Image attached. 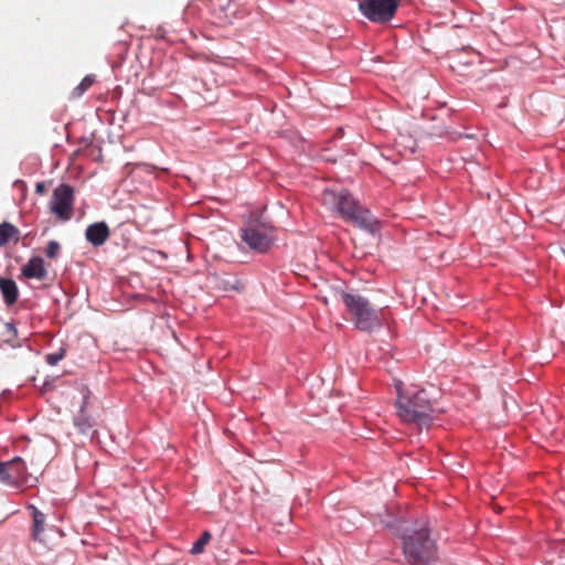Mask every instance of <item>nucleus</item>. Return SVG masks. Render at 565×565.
<instances>
[{"instance_id":"nucleus-1","label":"nucleus","mask_w":565,"mask_h":565,"mask_svg":"<svg viewBox=\"0 0 565 565\" xmlns=\"http://www.w3.org/2000/svg\"><path fill=\"white\" fill-rule=\"evenodd\" d=\"M321 201L324 206L339 213L347 222L363 230H374L376 222L371 212L360 205L349 192H335L327 189L321 194Z\"/></svg>"},{"instance_id":"nucleus-2","label":"nucleus","mask_w":565,"mask_h":565,"mask_svg":"<svg viewBox=\"0 0 565 565\" xmlns=\"http://www.w3.org/2000/svg\"><path fill=\"white\" fill-rule=\"evenodd\" d=\"M396 407L404 423L428 428L433 422L434 406L425 390L411 388L402 392L398 388Z\"/></svg>"},{"instance_id":"nucleus-3","label":"nucleus","mask_w":565,"mask_h":565,"mask_svg":"<svg viewBox=\"0 0 565 565\" xmlns=\"http://www.w3.org/2000/svg\"><path fill=\"white\" fill-rule=\"evenodd\" d=\"M333 298L341 300L345 305L351 317V322L360 331L371 332L381 328L382 320L380 312L371 307L366 298L359 294L347 292L344 290H335Z\"/></svg>"},{"instance_id":"nucleus-4","label":"nucleus","mask_w":565,"mask_h":565,"mask_svg":"<svg viewBox=\"0 0 565 565\" xmlns=\"http://www.w3.org/2000/svg\"><path fill=\"white\" fill-rule=\"evenodd\" d=\"M404 554L413 565H435L437 550L435 542L429 539V531L420 526L404 537Z\"/></svg>"},{"instance_id":"nucleus-5","label":"nucleus","mask_w":565,"mask_h":565,"mask_svg":"<svg viewBox=\"0 0 565 565\" xmlns=\"http://www.w3.org/2000/svg\"><path fill=\"white\" fill-rule=\"evenodd\" d=\"M398 0H361L359 9L371 22L386 23L393 19Z\"/></svg>"},{"instance_id":"nucleus-6","label":"nucleus","mask_w":565,"mask_h":565,"mask_svg":"<svg viewBox=\"0 0 565 565\" xmlns=\"http://www.w3.org/2000/svg\"><path fill=\"white\" fill-rule=\"evenodd\" d=\"M51 211L60 221H70L74 211V191L68 184H60L51 200Z\"/></svg>"},{"instance_id":"nucleus-7","label":"nucleus","mask_w":565,"mask_h":565,"mask_svg":"<svg viewBox=\"0 0 565 565\" xmlns=\"http://www.w3.org/2000/svg\"><path fill=\"white\" fill-rule=\"evenodd\" d=\"M271 230L264 224H250L242 230V239L250 249L266 253L273 245Z\"/></svg>"},{"instance_id":"nucleus-8","label":"nucleus","mask_w":565,"mask_h":565,"mask_svg":"<svg viewBox=\"0 0 565 565\" xmlns=\"http://www.w3.org/2000/svg\"><path fill=\"white\" fill-rule=\"evenodd\" d=\"M26 466L20 457L0 462V482L19 488L26 482Z\"/></svg>"},{"instance_id":"nucleus-9","label":"nucleus","mask_w":565,"mask_h":565,"mask_svg":"<svg viewBox=\"0 0 565 565\" xmlns=\"http://www.w3.org/2000/svg\"><path fill=\"white\" fill-rule=\"evenodd\" d=\"M109 236L110 230L105 222L93 223L85 231V238L95 247L104 245Z\"/></svg>"},{"instance_id":"nucleus-10","label":"nucleus","mask_w":565,"mask_h":565,"mask_svg":"<svg viewBox=\"0 0 565 565\" xmlns=\"http://www.w3.org/2000/svg\"><path fill=\"white\" fill-rule=\"evenodd\" d=\"M22 274L26 278L44 279L47 271L44 267V262L40 257H32L23 267Z\"/></svg>"},{"instance_id":"nucleus-11","label":"nucleus","mask_w":565,"mask_h":565,"mask_svg":"<svg viewBox=\"0 0 565 565\" xmlns=\"http://www.w3.org/2000/svg\"><path fill=\"white\" fill-rule=\"evenodd\" d=\"M0 291L7 306H12L17 302L19 290L13 279L0 277Z\"/></svg>"},{"instance_id":"nucleus-12","label":"nucleus","mask_w":565,"mask_h":565,"mask_svg":"<svg viewBox=\"0 0 565 565\" xmlns=\"http://www.w3.org/2000/svg\"><path fill=\"white\" fill-rule=\"evenodd\" d=\"M32 510V519H33V529H32V537L35 541L42 542L43 539L41 536L44 523H45V515L39 511L35 507H31Z\"/></svg>"},{"instance_id":"nucleus-13","label":"nucleus","mask_w":565,"mask_h":565,"mask_svg":"<svg viewBox=\"0 0 565 565\" xmlns=\"http://www.w3.org/2000/svg\"><path fill=\"white\" fill-rule=\"evenodd\" d=\"M19 230L11 223L3 222L0 224V247L8 244L12 238L18 239Z\"/></svg>"},{"instance_id":"nucleus-14","label":"nucleus","mask_w":565,"mask_h":565,"mask_svg":"<svg viewBox=\"0 0 565 565\" xmlns=\"http://www.w3.org/2000/svg\"><path fill=\"white\" fill-rule=\"evenodd\" d=\"M95 82L94 75H86L82 82L72 90L73 98H79L86 90H88Z\"/></svg>"},{"instance_id":"nucleus-15","label":"nucleus","mask_w":565,"mask_h":565,"mask_svg":"<svg viewBox=\"0 0 565 565\" xmlns=\"http://www.w3.org/2000/svg\"><path fill=\"white\" fill-rule=\"evenodd\" d=\"M211 533L205 531L201 537L192 545L191 553L194 555L201 554L204 551L205 545L211 541Z\"/></svg>"},{"instance_id":"nucleus-16","label":"nucleus","mask_w":565,"mask_h":565,"mask_svg":"<svg viewBox=\"0 0 565 565\" xmlns=\"http://www.w3.org/2000/svg\"><path fill=\"white\" fill-rule=\"evenodd\" d=\"M75 426L82 434H87L93 427L92 423L83 414L75 418Z\"/></svg>"},{"instance_id":"nucleus-17","label":"nucleus","mask_w":565,"mask_h":565,"mask_svg":"<svg viewBox=\"0 0 565 565\" xmlns=\"http://www.w3.org/2000/svg\"><path fill=\"white\" fill-rule=\"evenodd\" d=\"M65 349L61 348L57 352L49 353L45 356V361L49 365H56L65 356Z\"/></svg>"},{"instance_id":"nucleus-18","label":"nucleus","mask_w":565,"mask_h":565,"mask_svg":"<svg viewBox=\"0 0 565 565\" xmlns=\"http://www.w3.org/2000/svg\"><path fill=\"white\" fill-rule=\"evenodd\" d=\"M60 244L56 241H50L45 250L49 258H56L60 252Z\"/></svg>"},{"instance_id":"nucleus-19","label":"nucleus","mask_w":565,"mask_h":565,"mask_svg":"<svg viewBox=\"0 0 565 565\" xmlns=\"http://www.w3.org/2000/svg\"><path fill=\"white\" fill-rule=\"evenodd\" d=\"M46 191V188H45V184L44 183H38L35 185V192L36 193H40V194H44Z\"/></svg>"},{"instance_id":"nucleus-20","label":"nucleus","mask_w":565,"mask_h":565,"mask_svg":"<svg viewBox=\"0 0 565 565\" xmlns=\"http://www.w3.org/2000/svg\"><path fill=\"white\" fill-rule=\"evenodd\" d=\"M6 328H7V330H8L9 332H12V333H15V332H17V330H15V328H14V326H13L12 323H7V324H6Z\"/></svg>"},{"instance_id":"nucleus-21","label":"nucleus","mask_w":565,"mask_h":565,"mask_svg":"<svg viewBox=\"0 0 565 565\" xmlns=\"http://www.w3.org/2000/svg\"><path fill=\"white\" fill-rule=\"evenodd\" d=\"M323 302H324L326 305H328V303H329V299H328L327 297H324V298H323Z\"/></svg>"},{"instance_id":"nucleus-22","label":"nucleus","mask_w":565,"mask_h":565,"mask_svg":"<svg viewBox=\"0 0 565 565\" xmlns=\"http://www.w3.org/2000/svg\"><path fill=\"white\" fill-rule=\"evenodd\" d=\"M563 253H564V255H565V249H563Z\"/></svg>"}]
</instances>
